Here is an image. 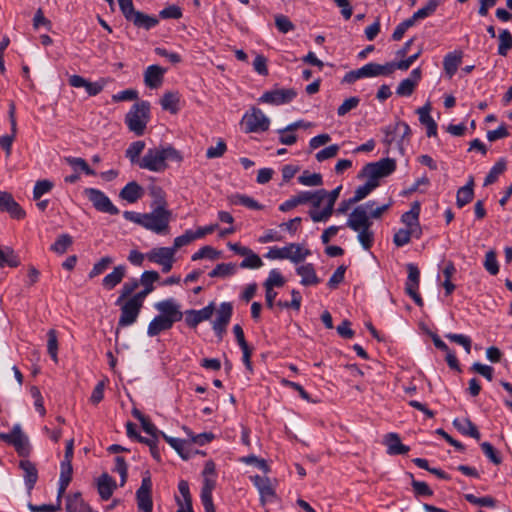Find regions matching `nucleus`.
I'll list each match as a JSON object with an SVG mask.
<instances>
[{
    "instance_id": "f257e3e1",
    "label": "nucleus",
    "mask_w": 512,
    "mask_h": 512,
    "mask_svg": "<svg viewBox=\"0 0 512 512\" xmlns=\"http://www.w3.org/2000/svg\"><path fill=\"white\" fill-rule=\"evenodd\" d=\"M374 205V201L358 205L349 214L346 222L347 227L357 233V239L365 250H369L374 243V232L371 230L373 223L369 214Z\"/></svg>"
},
{
    "instance_id": "f03ea898",
    "label": "nucleus",
    "mask_w": 512,
    "mask_h": 512,
    "mask_svg": "<svg viewBox=\"0 0 512 512\" xmlns=\"http://www.w3.org/2000/svg\"><path fill=\"white\" fill-rule=\"evenodd\" d=\"M168 161L181 162L182 156L171 145H159L149 148L141 158V169L161 173L168 168Z\"/></svg>"
},
{
    "instance_id": "7ed1b4c3",
    "label": "nucleus",
    "mask_w": 512,
    "mask_h": 512,
    "mask_svg": "<svg viewBox=\"0 0 512 512\" xmlns=\"http://www.w3.org/2000/svg\"><path fill=\"white\" fill-rule=\"evenodd\" d=\"M123 216L126 220L136 223L143 228L156 234H167L169 223L172 218L170 210H153L149 213H137L125 211Z\"/></svg>"
},
{
    "instance_id": "20e7f679",
    "label": "nucleus",
    "mask_w": 512,
    "mask_h": 512,
    "mask_svg": "<svg viewBox=\"0 0 512 512\" xmlns=\"http://www.w3.org/2000/svg\"><path fill=\"white\" fill-rule=\"evenodd\" d=\"M149 293H151V288L144 289L120 304L121 315L118 321L119 327H127L136 322L141 308L143 307L144 300Z\"/></svg>"
},
{
    "instance_id": "39448f33",
    "label": "nucleus",
    "mask_w": 512,
    "mask_h": 512,
    "mask_svg": "<svg viewBox=\"0 0 512 512\" xmlns=\"http://www.w3.org/2000/svg\"><path fill=\"white\" fill-rule=\"evenodd\" d=\"M149 110V103L142 101L134 104L125 117V122L129 130L134 132L137 136L144 134L149 121Z\"/></svg>"
},
{
    "instance_id": "423d86ee",
    "label": "nucleus",
    "mask_w": 512,
    "mask_h": 512,
    "mask_svg": "<svg viewBox=\"0 0 512 512\" xmlns=\"http://www.w3.org/2000/svg\"><path fill=\"white\" fill-rule=\"evenodd\" d=\"M384 139L383 142L388 147L396 145L400 153H404V145L409 143L410 127L403 121H398L395 124L388 125L383 128Z\"/></svg>"
},
{
    "instance_id": "0eeeda50",
    "label": "nucleus",
    "mask_w": 512,
    "mask_h": 512,
    "mask_svg": "<svg viewBox=\"0 0 512 512\" xmlns=\"http://www.w3.org/2000/svg\"><path fill=\"white\" fill-rule=\"evenodd\" d=\"M310 254V250L305 248L303 245L298 243H290L281 248H270L265 257L272 260L287 259L297 264L304 261L308 256H310Z\"/></svg>"
},
{
    "instance_id": "6e6552de",
    "label": "nucleus",
    "mask_w": 512,
    "mask_h": 512,
    "mask_svg": "<svg viewBox=\"0 0 512 512\" xmlns=\"http://www.w3.org/2000/svg\"><path fill=\"white\" fill-rule=\"evenodd\" d=\"M241 124L246 133L264 132L269 129L270 119L262 110L252 107L250 111L243 115Z\"/></svg>"
},
{
    "instance_id": "1a4fd4ad",
    "label": "nucleus",
    "mask_w": 512,
    "mask_h": 512,
    "mask_svg": "<svg viewBox=\"0 0 512 512\" xmlns=\"http://www.w3.org/2000/svg\"><path fill=\"white\" fill-rule=\"evenodd\" d=\"M396 169V161L391 158H384L378 162L369 163L362 170L363 176L376 180L392 174Z\"/></svg>"
},
{
    "instance_id": "9d476101",
    "label": "nucleus",
    "mask_w": 512,
    "mask_h": 512,
    "mask_svg": "<svg viewBox=\"0 0 512 512\" xmlns=\"http://www.w3.org/2000/svg\"><path fill=\"white\" fill-rule=\"evenodd\" d=\"M85 196L93 204L94 208L100 212L108 213L110 215H117L119 209L112 203L109 197L99 189L86 188L84 189Z\"/></svg>"
},
{
    "instance_id": "9b49d317",
    "label": "nucleus",
    "mask_w": 512,
    "mask_h": 512,
    "mask_svg": "<svg viewBox=\"0 0 512 512\" xmlns=\"http://www.w3.org/2000/svg\"><path fill=\"white\" fill-rule=\"evenodd\" d=\"M342 186H338L332 191H326V206L322 210H310L309 215L313 222H326L334 212V205L339 198Z\"/></svg>"
},
{
    "instance_id": "f8f14e48",
    "label": "nucleus",
    "mask_w": 512,
    "mask_h": 512,
    "mask_svg": "<svg viewBox=\"0 0 512 512\" xmlns=\"http://www.w3.org/2000/svg\"><path fill=\"white\" fill-rule=\"evenodd\" d=\"M74 453V441L69 440L66 444L64 459L61 462L60 472V494H64L72 477V458Z\"/></svg>"
},
{
    "instance_id": "ddd939ff",
    "label": "nucleus",
    "mask_w": 512,
    "mask_h": 512,
    "mask_svg": "<svg viewBox=\"0 0 512 512\" xmlns=\"http://www.w3.org/2000/svg\"><path fill=\"white\" fill-rule=\"evenodd\" d=\"M250 479L259 492L260 502L262 505H265L268 502H273L276 499L275 486L270 478L255 475L251 476Z\"/></svg>"
},
{
    "instance_id": "4468645a",
    "label": "nucleus",
    "mask_w": 512,
    "mask_h": 512,
    "mask_svg": "<svg viewBox=\"0 0 512 512\" xmlns=\"http://www.w3.org/2000/svg\"><path fill=\"white\" fill-rule=\"evenodd\" d=\"M408 277L405 284L406 293L414 300L418 306H423V300L418 293L420 283V271L416 265L409 263L407 265Z\"/></svg>"
},
{
    "instance_id": "2eb2a0df",
    "label": "nucleus",
    "mask_w": 512,
    "mask_h": 512,
    "mask_svg": "<svg viewBox=\"0 0 512 512\" xmlns=\"http://www.w3.org/2000/svg\"><path fill=\"white\" fill-rule=\"evenodd\" d=\"M296 95L297 93L293 89H275L265 92L259 101L278 106L291 102Z\"/></svg>"
},
{
    "instance_id": "dca6fc26",
    "label": "nucleus",
    "mask_w": 512,
    "mask_h": 512,
    "mask_svg": "<svg viewBox=\"0 0 512 512\" xmlns=\"http://www.w3.org/2000/svg\"><path fill=\"white\" fill-rule=\"evenodd\" d=\"M233 307L229 302H223L216 310V318L212 323L213 330L215 333L222 338L226 331V327L230 322L232 316Z\"/></svg>"
},
{
    "instance_id": "f3484780",
    "label": "nucleus",
    "mask_w": 512,
    "mask_h": 512,
    "mask_svg": "<svg viewBox=\"0 0 512 512\" xmlns=\"http://www.w3.org/2000/svg\"><path fill=\"white\" fill-rule=\"evenodd\" d=\"M420 205L415 202L409 211L405 212L401 216V222L405 225V228L414 232V238L419 239L422 235V228L419 223Z\"/></svg>"
},
{
    "instance_id": "a211bd4d",
    "label": "nucleus",
    "mask_w": 512,
    "mask_h": 512,
    "mask_svg": "<svg viewBox=\"0 0 512 512\" xmlns=\"http://www.w3.org/2000/svg\"><path fill=\"white\" fill-rule=\"evenodd\" d=\"M155 309L160 313L159 315L166 317L173 323L182 319L183 313L180 310V305L174 299H166L155 304Z\"/></svg>"
},
{
    "instance_id": "6ab92c4d",
    "label": "nucleus",
    "mask_w": 512,
    "mask_h": 512,
    "mask_svg": "<svg viewBox=\"0 0 512 512\" xmlns=\"http://www.w3.org/2000/svg\"><path fill=\"white\" fill-rule=\"evenodd\" d=\"M0 438L16 448V450L23 454L28 449V438L22 432L20 425H15L10 433L0 434Z\"/></svg>"
},
{
    "instance_id": "aec40b11",
    "label": "nucleus",
    "mask_w": 512,
    "mask_h": 512,
    "mask_svg": "<svg viewBox=\"0 0 512 512\" xmlns=\"http://www.w3.org/2000/svg\"><path fill=\"white\" fill-rule=\"evenodd\" d=\"M215 311L214 302H211L200 310H188L186 311L185 321L188 326L196 327L199 323L209 320Z\"/></svg>"
},
{
    "instance_id": "412c9836",
    "label": "nucleus",
    "mask_w": 512,
    "mask_h": 512,
    "mask_svg": "<svg viewBox=\"0 0 512 512\" xmlns=\"http://www.w3.org/2000/svg\"><path fill=\"white\" fill-rule=\"evenodd\" d=\"M0 211L8 212L16 219H22L25 216L24 210L14 200L12 195L5 191H0Z\"/></svg>"
},
{
    "instance_id": "4be33fe9",
    "label": "nucleus",
    "mask_w": 512,
    "mask_h": 512,
    "mask_svg": "<svg viewBox=\"0 0 512 512\" xmlns=\"http://www.w3.org/2000/svg\"><path fill=\"white\" fill-rule=\"evenodd\" d=\"M216 467L212 460L206 461L202 471L203 486L201 495H212V491L216 486Z\"/></svg>"
},
{
    "instance_id": "5701e85b",
    "label": "nucleus",
    "mask_w": 512,
    "mask_h": 512,
    "mask_svg": "<svg viewBox=\"0 0 512 512\" xmlns=\"http://www.w3.org/2000/svg\"><path fill=\"white\" fill-rule=\"evenodd\" d=\"M421 75L422 73L420 68L413 69L410 76L399 83L396 89L397 95L410 96L420 81Z\"/></svg>"
},
{
    "instance_id": "b1692460",
    "label": "nucleus",
    "mask_w": 512,
    "mask_h": 512,
    "mask_svg": "<svg viewBox=\"0 0 512 512\" xmlns=\"http://www.w3.org/2000/svg\"><path fill=\"white\" fill-rule=\"evenodd\" d=\"M144 188L136 181L127 183L119 192V197L128 203H135L144 196Z\"/></svg>"
},
{
    "instance_id": "393cba45",
    "label": "nucleus",
    "mask_w": 512,
    "mask_h": 512,
    "mask_svg": "<svg viewBox=\"0 0 512 512\" xmlns=\"http://www.w3.org/2000/svg\"><path fill=\"white\" fill-rule=\"evenodd\" d=\"M297 274L301 277L300 283L303 286H315L320 283L313 264L306 263L296 268Z\"/></svg>"
},
{
    "instance_id": "a878e982",
    "label": "nucleus",
    "mask_w": 512,
    "mask_h": 512,
    "mask_svg": "<svg viewBox=\"0 0 512 512\" xmlns=\"http://www.w3.org/2000/svg\"><path fill=\"white\" fill-rule=\"evenodd\" d=\"M165 69L158 65L148 66L144 73L145 84L152 89L158 88L163 82Z\"/></svg>"
},
{
    "instance_id": "bb28decb",
    "label": "nucleus",
    "mask_w": 512,
    "mask_h": 512,
    "mask_svg": "<svg viewBox=\"0 0 512 512\" xmlns=\"http://www.w3.org/2000/svg\"><path fill=\"white\" fill-rule=\"evenodd\" d=\"M127 272V268L124 265L115 266L109 274H107L102 280V286L106 290H112L119 285L124 279Z\"/></svg>"
},
{
    "instance_id": "cd10ccee",
    "label": "nucleus",
    "mask_w": 512,
    "mask_h": 512,
    "mask_svg": "<svg viewBox=\"0 0 512 512\" xmlns=\"http://www.w3.org/2000/svg\"><path fill=\"white\" fill-rule=\"evenodd\" d=\"M431 104L426 103L424 106L417 109L419 121L427 128V136L432 137L437 134V124L430 115Z\"/></svg>"
},
{
    "instance_id": "c85d7f7f",
    "label": "nucleus",
    "mask_w": 512,
    "mask_h": 512,
    "mask_svg": "<svg viewBox=\"0 0 512 512\" xmlns=\"http://www.w3.org/2000/svg\"><path fill=\"white\" fill-rule=\"evenodd\" d=\"M384 444L389 455H403L409 451V447L401 443L400 437L396 433H388L384 437Z\"/></svg>"
},
{
    "instance_id": "c756f323",
    "label": "nucleus",
    "mask_w": 512,
    "mask_h": 512,
    "mask_svg": "<svg viewBox=\"0 0 512 512\" xmlns=\"http://www.w3.org/2000/svg\"><path fill=\"white\" fill-rule=\"evenodd\" d=\"M146 257L150 262L160 265L168 260H175V252L171 247H157L150 250Z\"/></svg>"
},
{
    "instance_id": "7c9ffc66",
    "label": "nucleus",
    "mask_w": 512,
    "mask_h": 512,
    "mask_svg": "<svg viewBox=\"0 0 512 512\" xmlns=\"http://www.w3.org/2000/svg\"><path fill=\"white\" fill-rule=\"evenodd\" d=\"M173 324L174 323L171 320L161 315H158L155 318H153L152 321L149 323L147 328V334L150 337H154L163 331L171 329Z\"/></svg>"
},
{
    "instance_id": "2f4dec72",
    "label": "nucleus",
    "mask_w": 512,
    "mask_h": 512,
    "mask_svg": "<svg viewBox=\"0 0 512 512\" xmlns=\"http://www.w3.org/2000/svg\"><path fill=\"white\" fill-rule=\"evenodd\" d=\"M180 94L178 92L169 91L164 93L160 100L163 110L176 114L179 111Z\"/></svg>"
},
{
    "instance_id": "473e14b6",
    "label": "nucleus",
    "mask_w": 512,
    "mask_h": 512,
    "mask_svg": "<svg viewBox=\"0 0 512 512\" xmlns=\"http://www.w3.org/2000/svg\"><path fill=\"white\" fill-rule=\"evenodd\" d=\"M462 61V52L454 51L448 53L443 60V67L446 74L451 78L457 71Z\"/></svg>"
},
{
    "instance_id": "72a5a7b5",
    "label": "nucleus",
    "mask_w": 512,
    "mask_h": 512,
    "mask_svg": "<svg viewBox=\"0 0 512 512\" xmlns=\"http://www.w3.org/2000/svg\"><path fill=\"white\" fill-rule=\"evenodd\" d=\"M453 425L463 435H468L476 440L480 439L477 427L468 418H457L453 421Z\"/></svg>"
},
{
    "instance_id": "f704fd0d",
    "label": "nucleus",
    "mask_w": 512,
    "mask_h": 512,
    "mask_svg": "<svg viewBox=\"0 0 512 512\" xmlns=\"http://www.w3.org/2000/svg\"><path fill=\"white\" fill-rule=\"evenodd\" d=\"M145 142L142 140L132 142L125 151V156L129 159L131 164L141 167L140 155L145 149Z\"/></svg>"
},
{
    "instance_id": "c9c22d12",
    "label": "nucleus",
    "mask_w": 512,
    "mask_h": 512,
    "mask_svg": "<svg viewBox=\"0 0 512 512\" xmlns=\"http://www.w3.org/2000/svg\"><path fill=\"white\" fill-rule=\"evenodd\" d=\"M149 195L152 198L151 207L153 210H168L164 190L159 186H150Z\"/></svg>"
},
{
    "instance_id": "e433bc0d",
    "label": "nucleus",
    "mask_w": 512,
    "mask_h": 512,
    "mask_svg": "<svg viewBox=\"0 0 512 512\" xmlns=\"http://www.w3.org/2000/svg\"><path fill=\"white\" fill-rule=\"evenodd\" d=\"M97 485L98 492L103 500H108L116 487L115 481L108 474L101 475Z\"/></svg>"
},
{
    "instance_id": "4c0bfd02",
    "label": "nucleus",
    "mask_w": 512,
    "mask_h": 512,
    "mask_svg": "<svg viewBox=\"0 0 512 512\" xmlns=\"http://www.w3.org/2000/svg\"><path fill=\"white\" fill-rule=\"evenodd\" d=\"M473 187H474V180L471 177L465 186L458 189L457 196H456V204L459 208H462L463 206L468 204L473 199V196H474Z\"/></svg>"
},
{
    "instance_id": "58836bf2",
    "label": "nucleus",
    "mask_w": 512,
    "mask_h": 512,
    "mask_svg": "<svg viewBox=\"0 0 512 512\" xmlns=\"http://www.w3.org/2000/svg\"><path fill=\"white\" fill-rule=\"evenodd\" d=\"M128 21L133 22V24L139 28H144L146 30L155 27L159 20L156 17L149 16L140 11H136L135 14Z\"/></svg>"
},
{
    "instance_id": "ea45409f",
    "label": "nucleus",
    "mask_w": 512,
    "mask_h": 512,
    "mask_svg": "<svg viewBox=\"0 0 512 512\" xmlns=\"http://www.w3.org/2000/svg\"><path fill=\"white\" fill-rule=\"evenodd\" d=\"M389 63L386 65H380L377 63H368L361 67L363 78L376 77L379 75H388L392 73V70H388Z\"/></svg>"
},
{
    "instance_id": "a19ab883",
    "label": "nucleus",
    "mask_w": 512,
    "mask_h": 512,
    "mask_svg": "<svg viewBox=\"0 0 512 512\" xmlns=\"http://www.w3.org/2000/svg\"><path fill=\"white\" fill-rule=\"evenodd\" d=\"M20 261L14 250L9 246H0V267H18Z\"/></svg>"
},
{
    "instance_id": "79ce46f5",
    "label": "nucleus",
    "mask_w": 512,
    "mask_h": 512,
    "mask_svg": "<svg viewBox=\"0 0 512 512\" xmlns=\"http://www.w3.org/2000/svg\"><path fill=\"white\" fill-rule=\"evenodd\" d=\"M309 199V191H302L297 195L291 197L290 199L286 200L285 202H283L279 206V210L282 212H288L293 208L297 207L298 205L308 203Z\"/></svg>"
},
{
    "instance_id": "37998d69",
    "label": "nucleus",
    "mask_w": 512,
    "mask_h": 512,
    "mask_svg": "<svg viewBox=\"0 0 512 512\" xmlns=\"http://www.w3.org/2000/svg\"><path fill=\"white\" fill-rule=\"evenodd\" d=\"M163 437L170 444V446L173 447L178 452V454L183 459H188L190 457V443L179 438L169 437L165 434L163 435Z\"/></svg>"
},
{
    "instance_id": "c03bdc74",
    "label": "nucleus",
    "mask_w": 512,
    "mask_h": 512,
    "mask_svg": "<svg viewBox=\"0 0 512 512\" xmlns=\"http://www.w3.org/2000/svg\"><path fill=\"white\" fill-rule=\"evenodd\" d=\"M20 467L24 471V478L27 487L32 489L38 478L35 466L30 461L23 460L20 462Z\"/></svg>"
},
{
    "instance_id": "a18cd8bd",
    "label": "nucleus",
    "mask_w": 512,
    "mask_h": 512,
    "mask_svg": "<svg viewBox=\"0 0 512 512\" xmlns=\"http://www.w3.org/2000/svg\"><path fill=\"white\" fill-rule=\"evenodd\" d=\"M379 185V182L376 180H371L368 178V181L359 186L355 192L354 196L352 197V202L358 203L362 199H364L366 196H368L377 186Z\"/></svg>"
},
{
    "instance_id": "49530a36",
    "label": "nucleus",
    "mask_w": 512,
    "mask_h": 512,
    "mask_svg": "<svg viewBox=\"0 0 512 512\" xmlns=\"http://www.w3.org/2000/svg\"><path fill=\"white\" fill-rule=\"evenodd\" d=\"M498 54L506 56L508 51L512 49V35L509 30L503 29L498 35Z\"/></svg>"
},
{
    "instance_id": "de8ad7c7",
    "label": "nucleus",
    "mask_w": 512,
    "mask_h": 512,
    "mask_svg": "<svg viewBox=\"0 0 512 512\" xmlns=\"http://www.w3.org/2000/svg\"><path fill=\"white\" fill-rule=\"evenodd\" d=\"M506 170V161L504 159H500L496 162V164L490 169L484 180V186H488L497 181L498 177L504 173Z\"/></svg>"
},
{
    "instance_id": "09e8293b",
    "label": "nucleus",
    "mask_w": 512,
    "mask_h": 512,
    "mask_svg": "<svg viewBox=\"0 0 512 512\" xmlns=\"http://www.w3.org/2000/svg\"><path fill=\"white\" fill-rule=\"evenodd\" d=\"M73 240L69 234H61L56 241L51 245V250L57 254H64L72 245Z\"/></svg>"
},
{
    "instance_id": "8fccbe9b",
    "label": "nucleus",
    "mask_w": 512,
    "mask_h": 512,
    "mask_svg": "<svg viewBox=\"0 0 512 512\" xmlns=\"http://www.w3.org/2000/svg\"><path fill=\"white\" fill-rule=\"evenodd\" d=\"M47 351L52 360L57 363L58 362V338L57 332L54 329H50L47 332Z\"/></svg>"
},
{
    "instance_id": "3c124183",
    "label": "nucleus",
    "mask_w": 512,
    "mask_h": 512,
    "mask_svg": "<svg viewBox=\"0 0 512 512\" xmlns=\"http://www.w3.org/2000/svg\"><path fill=\"white\" fill-rule=\"evenodd\" d=\"M298 182L304 186L314 187L322 185L323 180L322 175L319 173L304 171L302 175L298 177Z\"/></svg>"
},
{
    "instance_id": "603ef678",
    "label": "nucleus",
    "mask_w": 512,
    "mask_h": 512,
    "mask_svg": "<svg viewBox=\"0 0 512 512\" xmlns=\"http://www.w3.org/2000/svg\"><path fill=\"white\" fill-rule=\"evenodd\" d=\"M113 263V258L110 256L102 257L99 261H97L92 269L90 270L88 277L90 279L102 274L105 272L109 266Z\"/></svg>"
},
{
    "instance_id": "864d4df0",
    "label": "nucleus",
    "mask_w": 512,
    "mask_h": 512,
    "mask_svg": "<svg viewBox=\"0 0 512 512\" xmlns=\"http://www.w3.org/2000/svg\"><path fill=\"white\" fill-rule=\"evenodd\" d=\"M285 284V279L282 276L281 272L277 269H272L269 272L268 278L263 283L264 288H272L274 287H283Z\"/></svg>"
},
{
    "instance_id": "5fc2aeb1",
    "label": "nucleus",
    "mask_w": 512,
    "mask_h": 512,
    "mask_svg": "<svg viewBox=\"0 0 512 512\" xmlns=\"http://www.w3.org/2000/svg\"><path fill=\"white\" fill-rule=\"evenodd\" d=\"M236 272V265L232 263H220L210 273L209 276L226 277L233 275Z\"/></svg>"
},
{
    "instance_id": "6e6d98bb",
    "label": "nucleus",
    "mask_w": 512,
    "mask_h": 512,
    "mask_svg": "<svg viewBox=\"0 0 512 512\" xmlns=\"http://www.w3.org/2000/svg\"><path fill=\"white\" fill-rule=\"evenodd\" d=\"M66 162L75 170H81L87 175H95V171L89 167L87 162L80 157H67Z\"/></svg>"
},
{
    "instance_id": "4d7b16f0",
    "label": "nucleus",
    "mask_w": 512,
    "mask_h": 512,
    "mask_svg": "<svg viewBox=\"0 0 512 512\" xmlns=\"http://www.w3.org/2000/svg\"><path fill=\"white\" fill-rule=\"evenodd\" d=\"M439 5L438 0H428L425 6L418 9L414 13V19L423 20L429 16H431L437 9Z\"/></svg>"
},
{
    "instance_id": "13d9d810",
    "label": "nucleus",
    "mask_w": 512,
    "mask_h": 512,
    "mask_svg": "<svg viewBox=\"0 0 512 512\" xmlns=\"http://www.w3.org/2000/svg\"><path fill=\"white\" fill-rule=\"evenodd\" d=\"M421 53H422V49L419 48L416 53L409 56L407 59L401 60L397 63H389L388 70H392V72L395 69H399V70H403V71L408 70L410 68V66L418 59V57L420 56Z\"/></svg>"
},
{
    "instance_id": "bf43d9fd",
    "label": "nucleus",
    "mask_w": 512,
    "mask_h": 512,
    "mask_svg": "<svg viewBox=\"0 0 512 512\" xmlns=\"http://www.w3.org/2000/svg\"><path fill=\"white\" fill-rule=\"evenodd\" d=\"M414 237V232L407 228H401L397 232H395L393 236V243L397 247H402L408 244L411 238Z\"/></svg>"
},
{
    "instance_id": "052dcab7",
    "label": "nucleus",
    "mask_w": 512,
    "mask_h": 512,
    "mask_svg": "<svg viewBox=\"0 0 512 512\" xmlns=\"http://www.w3.org/2000/svg\"><path fill=\"white\" fill-rule=\"evenodd\" d=\"M53 187L54 184L50 180L44 179L37 181L33 189V198L35 200L40 199L42 195L49 193Z\"/></svg>"
},
{
    "instance_id": "680f3d73",
    "label": "nucleus",
    "mask_w": 512,
    "mask_h": 512,
    "mask_svg": "<svg viewBox=\"0 0 512 512\" xmlns=\"http://www.w3.org/2000/svg\"><path fill=\"white\" fill-rule=\"evenodd\" d=\"M138 286L139 282L137 279H132L131 281L124 283L120 291V296L116 300V305H120L127 297L132 295Z\"/></svg>"
},
{
    "instance_id": "e2e57ef3",
    "label": "nucleus",
    "mask_w": 512,
    "mask_h": 512,
    "mask_svg": "<svg viewBox=\"0 0 512 512\" xmlns=\"http://www.w3.org/2000/svg\"><path fill=\"white\" fill-rule=\"evenodd\" d=\"M325 195H326V190L325 189H319L315 192H310L309 191V201L312 206H313V209L312 210H320L319 208L323 205L324 207L326 206V199H325Z\"/></svg>"
},
{
    "instance_id": "0e129e2a",
    "label": "nucleus",
    "mask_w": 512,
    "mask_h": 512,
    "mask_svg": "<svg viewBox=\"0 0 512 512\" xmlns=\"http://www.w3.org/2000/svg\"><path fill=\"white\" fill-rule=\"evenodd\" d=\"M484 267L491 275H496L499 272V265L494 250H490L486 253Z\"/></svg>"
},
{
    "instance_id": "69168bd1",
    "label": "nucleus",
    "mask_w": 512,
    "mask_h": 512,
    "mask_svg": "<svg viewBox=\"0 0 512 512\" xmlns=\"http://www.w3.org/2000/svg\"><path fill=\"white\" fill-rule=\"evenodd\" d=\"M63 494H60V487L58 488L57 503L55 505H29V509L32 512H57L61 509V498Z\"/></svg>"
},
{
    "instance_id": "338daca9",
    "label": "nucleus",
    "mask_w": 512,
    "mask_h": 512,
    "mask_svg": "<svg viewBox=\"0 0 512 512\" xmlns=\"http://www.w3.org/2000/svg\"><path fill=\"white\" fill-rule=\"evenodd\" d=\"M194 240H196L194 231L186 230L184 234H182L174 239V243L171 248L174 249V252L176 253V251L178 249L190 244Z\"/></svg>"
},
{
    "instance_id": "774afa93",
    "label": "nucleus",
    "mask_w": 512,
    "mask_h": 512,
    "mask_svg": "<svg viewBox=\"0 0 512 512\" xmlns=\"http://www.w3.org/2000/svg\"><path fill=\"white\" fill-rule=\"evenodd\" d=\"M263 266L261 258L250 250L249 254L245 256V259L241 262V268L257 269Z\"/></svg>"
}]
</instances>
